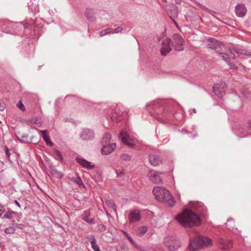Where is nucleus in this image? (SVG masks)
I'll list each match as a JSON object with an SVG mask.
<instances>
[{"label":"nucleus","mask_w":251,"mask_h":251,"mask_svg":"<svg viewBox=\"0 0 251 251\" xmlns=\"http://www.w3.org/2000/svg\"><path fill=\"white\" fill-rule=\"evenodd\" d=\"M174 219L185 227L197 226L201 224L200 216L192 210L187 208L184 209L175 217Z\"/></svg>","instance_id":"f257e3e1"},{"label":"nucleus","mask_w":251,"mask_h":251,"mask_svg":"<svg viewBox=\"0 0 251 251\" xmlns=\"http://www.w3.org/2000/svg\"><path fill=\"white\" fill-rule=\"evenodd\" d=\"M152 193L157 201L165 202L171 207L174 206L175 201L170 192L164 187L155 186L152 190Z\"/></svg>","instance_id":"f03ea898"},{"label":"nucleus","mask_w":251,"mask_h":251,"mask_svg":"<svg viewBox=\"0 0 251 251\" xmlns=\"http://www.w3.org/2000/svg\"><path fill=\"white\" fill-rule=\"evenodd\" d=\"M212 240L210 238L202 236H198L189 239L188 249L190 251H196L203 249L210 245Z\"/></svg>","instance_id":"7ed1b4c3"},{"label":"nucleus","mask_w":251,"mask_h":251,"mask_svg":"<svg viewBox=\"0 0 251 251\" xmlns=\"http://www.w3.org/2000/svg\"><path fill=\"white\" fill-rule=\"evenodd\" d=\"M146 107H151L152 109H154L155 112L158 114H162V118L157 117L156 119L160 123L165 124L167 120L169 119L168 115L165 112V108L163 104L159 100H155L146 105Z\"/></svg>","instance_id":"20e7f679"},{"label":"nucleus","mask_w":251,"mask_h":251,"mask_svg":"<svg viewBox=\"0 0 251 251\" xmlns=\"http://www.w3.org/2000/svg\"><path fill=\"white\" fill-rule=\"evenodd\" d=\"M165 246L170 251H176L180 247V241L173 236H168L164 240Z\"/></svg>","instance_id":"39448f33"},{"label":"nucleus","mask_w":251,"mask_h":251,"mask_svg":"<svg viewBox=\"0 0 251 251\" xmlns=\"http://www.w3.org/2000/svg\"><path fill=\"white\" fill-rule=\"evenodd\" d=\"M173 40L175 45V50L176 51H182L184 50L183 44L184 41L179 34H175L173 36Z\"/></svg>","instance_id":"423d86ee"},{"label":"nucleus","mask_w":251,"mask_h":251,"mask_svg":"<svg viewBox=\"0 0 251 251\" xmlns=\"http://www.w3.org/2000/svg\"><path fill=\"white\" fill-rule=\"evenodd\" d=\"M171 43L172 41L171 39L168 38H166L162 41L160 52L163 56H166L167 53L172 50V48H171Z\"/></svg>","instance_id":"0eeeda50"},{"label":"nucleus","mask_w":251,"mask_h":251,"mask_svg":"<svg viewBox=\"0 0 251 251\" xmlns=\"http://www.w3.org/2000/svg\"><path fill=\"white\" fill-rule=\"evenodd\" d=\"M207 42L209 43L207 45L208 48L215 50L217 51H220L222 49L221 45L222 42L216 40L215 38H209L207 39Z\"/></svg>","instance_id":"6e6552de"},{"label":"nucleus","mask_w":251,"mask_h":251,"mask_svg":"<svg viewBox=\"0 0 251 251\" xmlns=\"http://www.w3.org/2000/svg\"><path fill=\"white\" fill-rule=\"evenodd\" d=\"M81 216L82 220L88 224L95 225L96 224L95 218L91 217V214L90 210H84Z\"/></svg>","instance_id":"1a4fd4ad"},{"label":"nucleus","mask_w":251,"mask_h":251,"mask_svg":"<svg viewBox=\"0 0 251 251\" xmlns=\"http://www.w3.org/2000/svg\"><path fill=\"white\" fill-rule=\"evenodd\" d=\"M95 134L94 131L89 128H85L83 129L80 134V137L83 140H91L94 139Z\"/></svg>","instance_id":"9d476101"},{"label":"nucleus","mask_w":251,"mask_h":251,"mask_svg":"<svg viewBox=\"0 0 251 251\" xmlns=\"http://www.w3.org/2000/svg\"><path fill=\"white\" fill-rule=\"evenodd\" d=\"M218 245L223 249L228 250L232 246V242L230 240H226L222 238H219L217 241Z\"/></svg>","instance_id":"9b49d317"},{"label":"nucleus","mask_w":251,"mask_h":251,"mask_svg":"<svg viewBox=\"0 0 251 251\" xmlns=\"http://www.w3.org/2000/svg\"><path fill=\"white\" fill-rule=\"evenodd\" d=\"M161 173L156 171H150L149 176L150 180L154 183H160L162 182V178L160 176Z\"/></svg>","instance_id":"f8f14e48"},{"label":"nucleus","mask_w":251,"mask_h":251,"mask_svg":"<svg viewBox=\"0 0 251 251\" xmlns=\"http://www.w3.org/2000/svg\"><path fill=\"white\" fill-rule=\"evenodd\" d=\"M128 219L130 223L139 221L141 219V215L139 211L138 210L131 211L129 214Z\"/></svg>","instance_id":"ddd939ff"},{"label":"nucleus","mask_w":251,"mask_h":251,"mask_svg":"<svg viewBox=\"0 0 251 251\" xmlns=\"http://www.w3.org/2000/svg\"><path fill=\"white\" fill-rule=\"evenodd\" d=\"M247 11V8L245 4L243 3H238L235 6V13L236 15L239 17L245 16Z\"/></svg>","instance_id":"4468645a"},{"label":"nucleus","mask_w":251,"mask_h":251,"mask_svg":"<svg viewBox=\"0 0 251 251\" xmlns=\"http://www.w3.org/2000/svg\"><path fill=\"white\" fill-rule=\"evenodd\" d=\"M116 148V143H110L103 146L101 149V152L102 154L107 155L111 153Z\"/></svg>","instance_id":"2eb2a0df"},{"label":"nucleus","mask_w":251,"mask_h":251,"mask_svg":"<svg viewBox=\"0 0 251 251\" xmlns=\"http://www.w3.org/2000/svg\"><path fill=\"white\" fill-rule=\"evenodd\" d=\"M225 86L226 83L224 82L215 84L213 87V91L218 97H219L221 96V93L225 92L224 88Z\"/></svg>","instance_id":"dca6fc26"},{"label":"nucleus","mask_w":251,"mask_h":251,"mask_svg":"<svg viewBox=\"0 0 251 251\" xmlns=\"http://www.w3.org/2000/svg\"><path fill=\"white\" fill-rule=\"evenodd\" d=\"M76 162L83 168H85L88 170H92L95 167L94 165H92L90 162L88 161L85 159L76 157Z\"/></svg>","instance_id":"f3484780"},{"label":"nucleus","mask_w":251,"mask_h":251,"mask_svg":"<svg viewBox=\"0 0 251 251\" xmlns=\"http://www.w3.org/2000/svg\"><path fill=\"white\" fill-rule=\"evenodd\" d=\"M229 52L233 55L234 57H236L239 54L247 55H251V53L250 52L247 51L245 50H238L235 48H230Z\"/></svg>","instance_id":"a211bd4d"},{"label":"nucleus","mask_w":251,"mask_h":251,"mask_svg":"<svg viewBox=\"0 0 251 251\" xmlns=\"http://www.w3.org/2000/svg\"><path fill=\"white\" fill-rule=\"evenodd\" d=\"M149 160L150 163L154 166H158L161 162L159 156L155 154H150L149 156Z\"/></svg>","instance_id":"6ab92c4d"},{"label":"nucleus","mask_w":251,"mask_h":251,"mask_svg":"<svg viewBox=\"0 0 251 251\" xmlns=\"http://www.w3.org/2000/svg\"><path fill=\"white\" fill-rule=\"evenodd\" d=\"M42 138L46 142L47 145L49 147H51L53 145V143L50 141V136L48 135V131L47 130H41Z\"/></svg>","instance_id":"aec40b11"},{"label":"nucleus","mask_w":251,"mask_h":251,"mask_svg":"<svg viewBox=\"0 0 251 251\" xmlns=\"http://www.w3.org/2000/svg\"><path fill=\"white\" fill-rule=\"evenodd\" d=\"M109 116L111 120L115 122H119L122 120V114L120 115V112L116 110L111 113Z\"/></svg>","instance_id":"412c9836"},{"label":"nucleus","mask_w":251,"mask_h":251,"mask_svg":"<svg viewBox=\"0 0 251 251\" xmlns=\"http://www.w3.org/2000/svg\"><path fill=\"white\" fill-rule=\"evenodd\" d=\"M120 137L121 138V140L125 145H126L128 147L130 148H133L134 147V144L128 141V136H125L123 135L122 132H121Z\"/></svg>","instance_id":"4be33fe9"},{"label":"nucleus","mask_w":251,"mask_h":251,"mask_svg":"<svg viewBox=\"0 0 251 251\" xmlns=\"http://www.w3.org/2000/svg\"><path fill=\"white\" fill-rule=\"evenodd\" d=\"M111 138V135L109 133H105L101 140V145L105 146V145L110 144V139Z\"/></svg>","instance_id":"5701e85b"},{"label":"nucleus","mask_w":251,"mask_h":251,"mask_svg":"<svg viewBox=\"0 0 251 251\" xmlns=\"http://www.w3.org/2000/svg\"><path fill=\"white\" fill-rule=\"evenodd\" d=\"M18 214H19L17 212L8 209V210L5 212V213L4 214L3 217H2V218L11 219L13 217L14 215L18 216Z\"/></svg>","instance_id":"b1692460"},{"label":"nucleus","mask_w":251,"mask_h":251,"mask_svg":"<svg viewBox=\"0 0 251 251\" xmlns=\"http://www.w3.org/2000/svg\"><path fill=\"white\" fill-rule=\"evenodd\" d=\"M16 136L17 138L20 141L24 143H29L31 141V140H28V135L27 134H21L20 133H18Z\"/></svg>","instance_id":"393cba45"},{"label":"nucleus","mask_w":251,"mask_h":251,"mask_svg":"<svg viewBox=\"0 0 251 251\" xmlns=\"http://www.w3.org/2000/svg\"><path fill=\"white\" fill-rule=\"evenodd\" d=\"M50 174L57 178H61L63 176V174L58 171L54 167H52L50 168Z\"/></svg>","instance_id":"a878e982"},{"label":"nucleus","mask_w":251,"mask_h":251,"mask_svg":"<svg viewBox=\"0 0 251 251\" xmlns=\"http://www.w3.org/2000/svg\"><path fill=\"white\" fill-rule=\"evenodd\" d=\"M85 15L88 20L93 21L94 20L93 10L89 8H86Z\"/></svg>","instance_id":"bb28decb"},{"label":"nucleus","mask_w":251,"mask_h":251,"mask_svg":"<svg viewBox=\"0 0 251 251\" xmlns=\"http://www.w3.org/2000/svg\"><path fill=\"white\" fill-rule=\"evenodd\" d=\"M52 156L54 158L58 161H62L63 160L61 153L57 150H54L52 153Z\"/></svg>","instance_id":"cd10ccee"},{"label":"nucleus","mask_w":251,"mask_h":251,"mask_svg":"<svg viewBox=\"0 0 251 251\" xmlns=\"http://www.w3.org/2000/svg\"><path fill=\"white\" fill-rule=\"evenodd\" d=\"M70 180L72 182L77 184L79 186H84L83 182L79 176H78L76 177H71L70 178Z\"/></svg>","instance_id":"c85d7f7f"},{"label":"nucleus","mask_w":251,"mask_h":251,"mask_svg":"<svg viewBox=\"0 0 251 251\" xmlns=\"http://www.w3.org/2000/svg\"><path fill=\"white\" fill-rule=\"evenodd\" d=\"M105 203L109 208H112V209L114 210L115 212H116V206L113 200L111 199L107 200L106 201H105Z\"/></svg>","instance_id":"c756f323"},{"label":"nucleus","mask_w":251,"mask_h":251,"mask_svg":"<svg viewBox=\"0 0 251 251\" xmlns=\"http://www.w3.org/2000/svg\"><path fill=\"white\" fill-rule=\"evenodd\" d=\"M86 239H87V241L91 243V245L95 244V243L96 242V239L95 236L93 235H88L86 237Z\"/></svg>","instance_id":"7c9ffc66"},{"label":"nucleus","mask_w":251,"mask_h":251,"mask_svg":"<svg viewBox=\"0 0 251 251\" xmlns=\"http://www.w3.org/2000/svg\"><path fill=\"white\" fill-rule=\"evenodd\" d=\"M227 222L228 223H226L227 226H229L228 228H233L234 226V221L233 219L230 218L227 220Z\"/></svg>","instance_id":"2f4dec72"},{"label":"nucleus","mask_w":251,"mask_h":251,"mask_svg":"<svg viewBox=\"0 0 251 251\" xmlns=\"http://www.w3.org/2000/svg\"><path fill=\"white\" fill-rule=\"evenodd\" d=\"M148 231V227L146 226H142L138 228V232L141 235H143Z\"/></svg>","instance_id":"473e14b6"},{"label":"nucleus","mask_w":251,"mask_h":251,"mask_svg":"<svg viewBox=\"0 0 251 251\" xmlns=\"http://www.w3.org/2000/svg\"><path fill=\"white\" fill-rule=\"evenodd\" d=\"M4 231L6 234H13L15 232V228L13 227L10 226L5 228Z\"/></svg>","instance_id":"72a5a7b5"},{"label":"nucleus","mask_w":251,"mask_h":251,"mask_svg":"<svg viewBox=\"0 0 251 251\" xmlns=\"http://www.w3.org/2000/svg\"><path fill=\"white\" fill-rule=\"evenodd\" d=\"M109 33H113V29L107 28L102 30L100 32V36H103Z\"/></svg>","instance_id":"f704fd0d"},{"label":"nucleus","mask_w":251,"mask_h":251,"mask_svg":"<svg viewBox=\"0 0 251 251\" xmlns=\"http://www.w3.org/2000/svg\"><path fill=\"white\" fill-rule=\"evenodd\" d=\"M120 158L124 161H129L131 159V157L127 153H123L121 155Z\"/></svg>","instance_id":"c9c22d12"},{"label":"nucleus","mask_w":251,"mask_h":251,"mask_svg":"<svg viewBox=\"0 0 251 251\" xmlns=\"http://www.w3.org/2000/svg\"><path fill=\"white\" fill-rule=\"evenodd\" d=\"M220 57L226 62H228L229 61V56L228 54L225 53H220Z\"/></svg>","instance_id":"e433bc0d"},{"label":"nucleus","mask_w":251,"mask_h":251,"mask_svg":"<svg viewBox=\"0 0 251 251\" xmlns=\"http://www.w3.org/2000/svg\"><path fill=\"white\" fill-rule=\"evenodd\" d=\"M98 230L99 231L101 232H104L106 230V226L102 224H100L98 226Z\"/></svg>","instance_id":"4c0bfd02"},{"label":"nucleus","mask_w":251,"mask_h":251,"mask_svg":"<svg viewBox=\"0 0 251 251\" xmlns=\"http://www.w3.org/2000/svg\"><path fill=\"white\" fill-rule=\"evenodd\" d=\"M128 240L134 246V247L136 249L138 250H140V246L136 244V242L133 240V239L131 237L128 238Z\"/></svg>","instance_id":"58836bf2"},{"label":"nucleus","mask_w":251,"mask_h":251,"mask_svg":"<svg viewBox=\"0 0 251 251\" xmlns=\"http://www.w3.org/2000/svg\"><path fill=\"white\" fill-rule=\"evenodd\" d=\"M17 107L21 109L22 111H25V108L24 104L22 103L21 100H20L17 104Z\"/></svg>","instance_id":"ea45409f"},{"label":"nucleus","mask_w":251,"mask_h":251,"mask_svg":"<svg viewBox=\"0 0 251 251\" xmlns=\"http://www.w3.org/2000/svg\"><path fill=\"white\" fill-rule=\"evenodd\" d=\"M92 248L94 251H100L99 247L97 245V243L91 245Z\"/></svg>","instance_id":"a19ab883"},{"label":"nucleus","mask_w":251,"mask_h":251,"mask_svg":"<svg viewBox=\"0 0 251 251\" xmlns=\"http://www.w3.org/2000/svg\"><path fill=\"white\" fill-rule=\"evenodd\" d=\"M5 212L6 210L4 206L0 204V217H1L2 214Z\"/></svg>","instance_id":"79ce46f5"},{"label":"nucleus","mask_w":251,"mask_h":251,"mask_svg":"<svg viewBox=\"0 0 251 251\" xmlns=\"http://www.w3.org/2000/svg\"><path fill=\"white\" fill-rule=\"evenodd\" d=\"M123 30V27L120 26L116 28H115L114 30H113V33H118L121 32Z\"/></svg>","instance_id":"37998d69"},{"label":"nucleus","mask_w":251,"mask_h":251,"mask_svg":"<svg viewBox=\"0 0 251 251\" xmlns=\"http://www.w3.org/2000/svg\"><path fill=\"white\" fill-rule=\"evenodd\" d=\"M5 150L6 156L7 158L8 159V160L9 161H10V153L9 152V151L7 147H5Z\"/></svg>","instance_id":"c03bdc74"},{"label":"nucleus","mask_w":251,"mask_h":251,"mask_svg":"<svg viewBox=\"0 0 251 251\" xmlns=\"http://www.w3.org/2000/svg\"><path fill=\"white\" fill-rule=\"evenodd\" d=\"M116 173L118 176H121L124 174L123 171L120 170H116Z\"/></svg>","instance_id":"a18cd8bd"},{"label":"nucleus","mask_w":251,"mask_h":251,"mask_svg":"<svg viewBox=\"0 0 251 251\" xmlns=\"http://www.w3.org/2000/svg\"><path fill=\"white\" fill-rule=\"evenodd\" d=\"M22 24L25 29L29 28L30 26V25L27 23L22 22Z\"/></svg>","instance_id":"49530a36"},{"label":"nucleus","mask_w":251,"mask_h":251,"mask_svg":"<svg viewBox=\"0 0 251 251\" xmlns=\"http://www.w3.org/2000/svg\"><path fill=\"white\" fill-rule=\"evenodd\" d=\"M53 223L55 225L57 226L58 227L62 228V229H63V226H62L61 225H60L59 224L57 223V222H53Z\"/></svg>","instance_id":"de8ad7c7"},{"label":"nucleus","mask_w":251,"mask_h":251,"mask_svg":"<svg viewBox=\"0 0 251 251\" xmlns=\"http://www.w3.org/2000/svg\"><path fill=\"white\" fill-rule=\"evenodd\" d=\"M4 110V107L2 105L1 103L0 102V111H3Z\"/></svg>","instance_id":"09e8293b"},{"label":"nucleus","mask_w":251,"mask_h":251,"mask_svg":"<svg viewBox=\"0 0 251 251\" xmlns=\"http://www.w3.org/2000/svg\"><path fill=\"white\" fill-rule=\"evenodd\" d=\"M14 203L17 205L19 207H21V205L19 203V202L17 201V200H15L14 201Z\"/></svg>","instance_id":"8fccbe9b"},{"label":"nucleus","mask_w":251,"mask_h":251,"mask_svg":"<svg viewBox=\"0 0 251 251\" xmlns=\"http://www.w3.org/2000/svg\"><path fill=\"white\" fill-rule=\"evenodd\" d=\"M196 113V109L195 108H193L191 109L190 112V114H192V113Z\"/></svg>","instance_id":"3c124183"},{"label":"nucleus","mask_w":251,"mask_h":251,"mask_svg":"<svg viewBox=\"0 0 251 251\" xmlns=\"http://www.w3.org/2000/svg\"><path fill=\"white\" fill-rule=\"evenodd\" d=\"M171 18L172 19V20H173V23H174V24L175 25H176V27H178V24H177V22H176L175 20H174V19H173L171 17Z\"/></svg>","instance_id":"603ef678"},{"label":"nucleus","mask_w":251,"mask_h":251,"mask_svg":"<svg viewBox=\"0 0 251 251\" xmlns=\"http://www.w3.org/2000/svg\"><path fill=\"white\" fill-rule=\"evenodd\" d=\"M176 4H180L181 3V0H174Z\"/></svg>","instance_id":"864d4df0"},{"label":"nucleus","mask_w":251,"mask_h":251,"mask_svg":"<svg viewBox=\"0 0 251 251\" xmlns=\"http://www.w3.org/2000/svg\"><path fill=\"white\" fill-rule=\"evenodd\" d=\"M248 127L249 129H251V120L249 121Z\"/></svg>","instance_id":"5fc2aeb1"},{"label":"nucleus","mask_w":251,"mask_h":251,"mask_svg":"<svg viewBox=\"0 0 251 251\" xmlns=\"http://www.w3.org/2000/svg\"><path fill=\"white\" fill-rule=\"evenodd\" d=\"M227 63H228V64H229V65L230 66V67H233L234 65L233 63L229 62V61Z\"/></svg>","instance_id":"6e6d98bb"},{"label":"nucleus","mask_w":251,"mask_h":251,"mask_svg":"<svg viewBox=\"0 0 251 251\" xmlns=\"http://www.w3.org/2000/svg\"><path fill=\"white\" fill-rule=\"evenodd\" d=\"M24 225L23 224L20 225L19 228L22 229L23 228Z\"/></svg>","instance_id":"4d7b16f0"},{"label":"nucleus","mask_w":251,"mask_h":251,"mask_svg":"<svg viewBox=\"0 0 251 251\" xmlns=\"http://www.w3.org/2000/svg\"><path fill=\"white\" fill-rule=\"evenodd\" d=\"M126 236L127 237V239H128V238H131V237L129 236L127 233H125Z\"/></svg>","instance_id":"13d9d810"},{"label":"nucleus","mask_w":251,"mask_h":251,"mask_svg":"<svg viewBox=\"0 0 251 251\" xmlns=\"http://www.w3.org/2000/svg\"><path fill=\"white\" fill-rule=\"evenodd\" d=\"M203 9H204V10H208V8H207L206 7H203Z\"/></svg>","instance_id":"bf43d9fd"},{"label":"nucleus","mask_w":251,"mask_h":251,"mask_svg":"<svg viewBox=\"0 0 251 251\" xmlns=\"http://www.w3.org/2000/svg\"><path fill=\"white\" fill-rule=\"evenodd\" d=\"M1 242H0V248H1Z\"/></svg>","instance_id":"052dcab7"},{"label":"nucleus","mask_w":251,"mask_h":251,"mask_svg":"<svg viewBox=\"0 0 251 251\" xmlns=\"http://www.w3.org/2000/svg\"><path fill=\"white\" fill-rule=\"evenodd\" d=\"M0 123H1V122L0 121Z\"/></svg>","instance_id":"680f3d73"}]
</instances>
